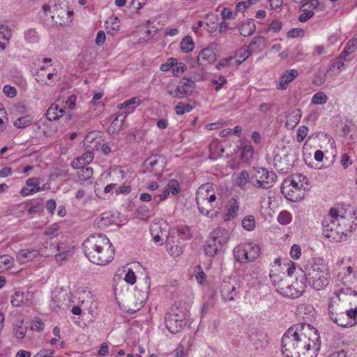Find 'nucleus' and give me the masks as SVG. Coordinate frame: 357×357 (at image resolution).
<instances>
[{
    "instance_id": "f8f14e48",
    "label": "nucleus",
    "mask_w": 357,
    "mask_h": 357,
    "mask_svg": "<svg viewBox=\"0 0 357 357\" xmlns=\"http://www.w3.org/2000/svg\"><path fill=\"white\" fill-rule=\"evenodd\" d=\"M165 165V158L162 155H158L151 156L144 162V165L147 170L156 174L162 172Z\"/></svg>"
},
{
    "instance_id": "c9c22d12",
    "label": "nucleus",
    "mask_w": 357,
    "mask_h": 357,
    "mask_svg": "<svg viewBox=\"0 0 357 357\" xmlns=\"http://www.w3.org/2000/svg\"><path fill=\"white\" fill-rule=\"evenodd\" d=\"M24 38L29 43H35L38 41L39 36L34 29H29L24 31Z\"/></svg>"
},
{
    "instance_id": "b1692460",
    "label": "nucleus",
    "mask_w": 357,
    "mask_h": 357,
    "mask_svg": "<svg viewBox=\"0 0 357 357\" xmlns=\"http://www.w3.org/2000/svg\"><path fill=\"white\" fill-rule=\"evenodd\" d=\"M151 287V279L149 276L144 278V284H139L136 288H139V291L142 293L141 303H145L149 295V289Z\"/></svg>"
},
{
    "instance_id": "5701e85b",
    "label": "nucleus",
    "mask_w": 357,
    "mask_h": 357,
    "mask_svg": "<svg viewBox=\"0 0 357 357\" xmlns=\"http://www.w3.org/2000/svg\"><path fill=\"white\" fill-rule=\"evenodd\" d=\"M251 172L249 173L246 170L241 172L235 178V183L238 187L242 190L247 188L248 183H250Z\"/></svg>"
},
{
    "instance_id": "a211bd4d",
    "label": "nucleus",
    "mask_w": 357,
    "mask_h": 357,
    "mask_svg": "<svg viewBox=\"0 0 357 357\" xmlns=\"http://www.w3.org/2000/svg\"><path fill=\"white\" fill-rule=\"evenodd\" d=\"M298 75V71L295 69L285 71L279 78L277 89L279 90H285L287 88L288 84L292 82Z\"/></svg>"
},
{
    "instance_id": "c03bdc74",
    "label": "nucleus",
    "mask_w": 357,
    "mask_h": 357,
    "mask_svg": "<svg viewBox=\"0 0 357 357\" xmlns=\"http://www.w3.org/2000/svg\"><path fill=\"white\" fill-rule=\"evenodd\" d=\"M23 292L17 291L11 297L10 303L13 306L19 307L23 303Z\"/></svg>"
},
{
    "instance_id": "e2e57ef3",
    "label": "nucleus",
    "mask_w": 357,
    "mask_h": 357,
    "mask_svg": "<svg viewBox=\"0 0 357 357\" xmlns=\"http://www.w3.org/2000/svg\"><path fill=\"white\" fill-rule=\"evenodd\" d=\"M221 16L224 20L227 19H234L236 13H234L230 8H225L221 11Z\"/></svg>"
},
{
    "instance_id": "6e6d98bb",
    "label": "nucleus",
    "mask_w": 357,
    "mask_h": 357,
    "mask_svg": "<svg viewBox=\"0 0 357 357\" xmlns=\"http://www.w3.org/2000/svg\"><path fill=\"white\" fill-rule=\"evenodd\" d=\"M45 325L42 320L37 317L31 322V328L33 331H41L44 329Z\"/></svg>"
},
{
    "instance_id": "e433bc0d",
    "label": "nucleus",
    "mask_w": 357,
    "mask_h": 357,
    "mask_svg": "<svg viewBox=\"0 0 357 357\" xmlns=\"http://www.w3.org/2000/svg\"><path fill=\"white\" fill-rule=\"evenodd\" d=\"M169 194L172 193L175 195L180 192V183L176 180H171L165 188Z\"/></svg>"
},
{
    "instance_id": "603ef678",
    "label": "nucleus",
    "mask_w": 357,
    "mask_h": 357,
    "mask_svg": "<svg viewBox=\"0 0 357 357\" xmlns=\"http://www.w3.org/2000/svg\"><path fill=\"white\" fill-rule=\"evenodd\" d=\"M235 63V58L233 56H229L225 59H222L217 65V68L220 70L221 68L227 67Z\"/></svg>"
},
{
    "instance_id": "c85d7f7f",
    "label": "nucleus",
    "mask_w": 357,
    "mask_h": 357,
    "mask_svg": "<svg viewBox=\"0 0 357 357\" xmlns=\"http://www.w3.org/2000/svg\"><path fill=\"white\" fill-rule=\"evenodd\" d=\"M239 210V205L237 201L234 199H232L230 201V206L228 208V211L226 214L227 220H233L238 214Z\"/></svg>"
},
{
    "instance_id": "7ed1b4c3",
    "label": "nucleus",
    "mask_w": 357,
    "mask_h": 357,
    "mask_svg": "<svg viewBox=\"0 0 357 357\" xmlns=\"http://www.w3.org/2000/svg\"><path fill=\"white\" fill-rule=\"evenodd\" d=\"M323 235L334 242L346 239L351 231L352 225L349 220L338 214V211L331 208L322 221Z\"/></svg>"
},
{
    "instance_id": "423d86ee",
    "label": "nucleus",
    "mask_w": 357,
    "mask_h": 357,
    "mask_svg": "<svg viewBox=\"0 0 357 357\" xmlns=\"http://www.w3.org/2000/svg\"><path fill=\"white\" fill-rule=\"evenodd\" d=\"M43 11L47 17H51L53 24L56 26L68 25L72 22L73 11L68 10L65 2L54 4L52 8L48 5H44Z\"/></svg>"
},
{
    "instance_id": "2eb2a0df",
    "label": "nucleus",
    "mask_w": 357,
    "mask_h": 357,
    "mask_svg": "<svg viewBox=\"0 0 357 357\" xmlns=\"http://www.w3.org/2000/svg\"><path fill=\"white\" fill-rule=\"evenodd\" d=\"M217 197L213 192L212 185L206 183L202 185L197 190L196 193V200H208L209 202H215Z\"/></svg>"
},
{
    "instance_id": "de8ad7c7",
    "label": "nucleus",
    "mask_w": 357,
    "mask_h": 357,
    "mask_svg": "<svg viewBox=\"0 0 357 357\" xmlns=\"http://www.w3.org/2000/svg\"><path fill=\"white\" fill-rule=\"evenodd\" d=\"M23 303L22 305L26 306H31L33 304V293L31 291L23 292Z\"/></svg>"
},
{
    "instance_id": "052dcab7",
    "label": "nucleus",
    "mask_w": 357,
    "mask_h": 357,
    "mask_svg": "<svg viewBox=\"0 0 357 357\" xmlns=\"http://www.w3.org/2000/svg\"><path fill=\"white\" fill-rule=\"evenodd\" d=\"M169 192L164 188L160 194L155 195L153 197V202H155V204H159L161 202L165 200L167 196L169 195Z\"/></svg>"
},
{
    "instance_id": "338daca9",
    "label": "nucleus",
    "mask_w": 357,
    "mask_h": 357,
    "mask_svg": "<svg viewBox=\"0 0 357 357\" xmlns=\"http://www.w3.org/2000/svg\"><path fill=\"white\" fill-rule=\"evenodd\" d=\"M125 280L130 284H133L136 282V276L132 269L128 271L125 276Z\"/></svg>"
},
{
    "instance_id": "f704fd0d",
    "label": "nucleus",
    "mask_w": 357,
    "mask_h": 357,
    "mask_svg": "<svg viewBox=\"0 0 357 357\" xmlns=\"http://www.w3.org/2000/svg\"><path fill=\"white\" fill-rule=\"evenodd\" d=\"M250 55V52L249 50L246 48H241L236 52L235 56V63H236L237 64L241 63L242 62L245 61L249 57Z\"/></svg>"
},
{
    "instance_id": "09e8293b",
    "label": "nucleus",
    "mask_w": 357,
    "mask_h": 357,
    "mask_svg": "<svg viewBox=\"0 0 357 357\" xmlns=\"http://www.w3.org/2000/svg\"><path fill=\"white\" fill-rule=\"evenodd\" d=\"M177 65V60L174 58H169L165 63L160 65V69L162 71H169L174 66Z\"/></svg>"
},
{
    "instance_id": "9d476101",
    "label": "nucleus",
    "mask_w": 357,
    "mask_h": 357,
    "mask_svg": "<svg viewBox=\"0 0 357 357\" xmlns=\"http://www.w3.org/2000/svg\"><path fill=\"white\" fill-rule=\"evenodd\" d=\"M303 185L295 181L294 178H288L283 181L281 185V192L288 200L296 202L304 197Z\"/></svg>"
},
{
    "instance_id": "0eeeda50",
    "label": "nucleus",
    "mask_w": 357,
    "mask_h": 357,
    "mask_svg": "<svg viewBox=\"0 0 357 357\" xmlns=\"http://www.w3.org/2000/svg\"><path fill=\"white\" fill-rule=\"evenodd\" d=\"M277 176L264 167L254 169L251 172L250 184L257 188L268 189L275 183Z\"/></svg>"
},
{
    "instance_id": "864d4df0",
    "label": "nucleus",
    "mask_w": 357,
    "mask_h": 357,
    "mask_svg": "<svg viewBox=\"0 0 357 357\" xmlns=\"http://www.w3.org/2000/svg\"><path fill=\"white\" fill-rule=\"evenodd\" d=\"M273 107V105L271 103L264 102L259 105L258 109L261 114L266 115L272 112Z\"/></svg>"
},
{
    "instance_id": "f257e3e1",
    "label": "nucleus",
    "mask_w": 357,
    "mask_h": 357,
    "mask_svg": "<svg viewBox=\"0 0 357 357\" xmlns=\"http://www.w3.org/2000/svg\"><path fill=\"white\" fill-rule=\"evenodd\" d=\"M281 344L284 357H315L320 349L321 340L317 328L309 324L299 323L284 333Z\"/></svg>"
},
{
    "instance_id": "7c9ffc66",
    "label": "nucleus",
    "mask_w": 357,
    "mask_h": 357,
    "mask_svg": "<svg viewBox=\"0 0 357 357\" xmlns=\"http://www.w3.org/2000/svg\"><path fill=\"white\" fill-rule=\"evenodd\" d=\"M167 93L174 98L183 99L186 96L188 92L184 86L179 85L174 90L169 89Z\"/></svg>"
},
{
    "instance_id": "13d9d810",
    "label": "nucleus",
    "mask_w": 357,
    "mask_h": 357,
    "mask_svg": "<svg viewBox=\"0 0 357 357\" xmlns=\"http://www.w3.org/2000/svg\"><path fill=\"white\" fill-rule=\"evenodd\" d=\"M3 93L9 98H14L17 95V90L14 86L6 85L3 89Z\"/></svg>"
},
{
    "instance_id": "4c0bfd02",
    "label": "nucleus",
    "mask_w": 357,
    "mask_h": 357,
    "mask_svg": "<svg viewBox=\"0 0 357 357\" xmlns=\"http://www.w3.org/2000/svg\"><path fill=\"white\" fill-rule=\"evenodd\" d=\"M242 227L247 231H252L255 227V219L253 215H248L242 220Z\"/></svg>"
},
{
    "instance_id": "aec40b11",
    "label": "nucleus",
    "mask_w": 357,
    "mask_h": 357,
    "mask_svg": "<svg viewBox=\"0 0 357 357\" xmlns=\"http://www.w3.org/2000/svg\"><path fill=\"white\" fill-rule=\"evenodd\" d=\"M301 110L296 109L291 111L287 116L285 126L287 128L293 129L299 123L301 118Z\"/></svg>"
},
{
    "instance_id": "8fccbe9b",
    "label": "nucleus",
    "mask_w": 357,
    "mask_h": 357,
    "mask_svg": "<svg viewBox=\"0 0 357 357\" xmlns=\"http://www.w3.org/2000/svg\"><path fill=\"white\" fill-rule=\"evenodd\" d=\"M126 116L123 114H119L112 121V127L115 130H120L123 126V121L125 120Z\"/></svg>"
},
{
    "instance_id": "3c124183",
    "label": "nucleus",
    "mask_w": 357,
    "mask_h": 357,
    "mask_svg": "<svg viewBox=\"0 0 357 357\" xmlns=\"http://www.w3.org/2000/svg\"><path fill=\"white\" fill-rule=\"evenodd\" d=\"M308 132V128L306 126H301L298 128L297 130V136L296 139L298 142H302L305 137L307 136Z\"/></svg>"
},
{
    "instance_id": "ddd939ff",
    "label": "nucleus",
    "mask_w": 357,
    "mask_h": 357,
    "mask_svg": "<svg viewBox=\"0 0 357 357\" xmlns=\"http://www.w3.org/2000/svg\"><path fill=\"white\" fill-rule=\"evenodd\" d=\"M305 285L301 278L300 283L296 280L294 284L289 282L287 286H285V291L282 296L291 298H298L305 291Z\"/></svg>"
},
{
    "instance_id": "6ab92c4d",
    "label": "nucleus",
    "mask_w": 357,
    "mask_h": 357,
    "mask_svg": "<svg viewBox=\"0 0 357 357\" xmlns=\"http://www.w3.org/2000/svg\"><path fill=\"white\" fill-rule=\"evenodd\" d=\"M39 255V251L35 249L22 250L17 255V259L21 264H25L35 259Z\"/></svg>"
},
{
    "instance_id": "cd10ccee",
    "label": "nucleus",
    "mask_w": 357,
    "mask_h": 357,
    "mask_svg": "<svg viewBox=\"0 0 357 357\" xmlns=\"http://www.w3.org/2000/svg\"><path fill=\"white\" fill-rule=\"evenodd\" d=\"M181 50L183 52L189 53L195 48V43L192 38L190 36H185L181 40Z\"/></svg>"
},
{
    "instance_id": "ea45409f",
    "label": "nucleus",
    "mask_w": 357,
    "mask_h": 357,
    "mask_svg": "<svg viewBox=\"0 0 357 357\" xmlns=\"http://www.w3.org/2000/svg\"><path fill=\"white\" fill-rule=\"evenodd\" d=\"M292 220L291 214L287 211H281L278 216V221L281 225H288Z\"/></svg>"
},
{
    "instance_id": "58836bf2",
    "label": "nucleus",
    "mask_w": 357,
    "mask_h": 357,
    "mask_svg": "<svg viewBox=\"0 0 357 357\" xmlns=\"http://www.w3.org/2000/svg\"><path fill=\"white\" fill-rule=\"evenodd\" d=\"M287 278V275L284 273H271L270 274V279L272 282V284L276 288L278 285L280 284L281 282Z\"/></svg>"
},
{
    "instance_id": "49530a36",
    "label": "nucleus",
    "mask_w": 357,
    "mask_h": 357,
    "mask_svg": "<svg viewBox=\"0 0 357 357\" xmlns=\"http://www.w3.org/2000/svg\"><path fill=\"white\" fill-rule=\"evenodd\" d=\"M326 74L322 72H317L314 74L312 82L316 86H321L326 82Z\"/></svg>"
},
{
    "instance_id": "0e129e2a",
    "label": "nucleus",
    "mask_w": 357,
    "mask_h": 357,
    "mask_svg": "<svg viewBox=\"0 0 357 357\" xmlns=\"http://www.w3.org/2000/svg\"><path fill=\"white\" fill-rule=\"evenodd\" d=\"M356 49V47L349 40L342 54L344 56H348L355 52Z\"/></svg>"
},
{
    "instance_id": "dca6fc26",
    "label": "nucleus",
    "mask_w": 357,
    "mask_h": 357,
    "mask_svg": "<svg viewBox=\"0 0 357 357\" xmlns=\"http://www.w3.org/2000/svg\"><path fill=\"white\" fill-rule=\"evenodd\" d=\"M318 0H309L302 4L303 13L298 17L301 22H307L314 14V10L318 6Z\"/></svg>"
},
{
    "instance_id": "4d7b16f0",
    "label": "nucleus",
    "mask_w": 357,
    "mask_h": 357,
    "mask_svg": "<svg viewBox=\"0 0 357 357\" xmlns=\"http://www.w3.org/2000/svg\"><path fill=\"white\" fill-rule=\"evenodd\" d=\"M30 124V121L26 117H20L14 122V126L18 128H24Z\"/></svg>"
},
{
    "instance_id": "37998d69",
    "label": "nucleus",
    "mask_w": 357,
    "mask_h": 357,
    "mask_svg": "<svg viewBox=\"0 0 357 357\" xmlns=\"http://www.w3.org/2000/svg\"><path fill=\"white\" fill-rule=\"evenodd\" d=\"M344 312L349 319L353 320V319H355L357 315V305H353L351 302V305L348 304V305L346 306Z\"/></svg>"
},
{
    "instance_id": "a18cd8bd",
    "label": "nucleus",
    "mask_w": 357,
    "mask_h": 357,
    "mask_svg": "<svg viewBox=\"0 0 357 357\" xmlns=\"http://www.w3.org/2000/svg\"><path fill=\"white\" fill-rule=\"evenodd\" d=\"M45 248L50 247L51 253L59 251L60 250L59 243L55 238H51L49 241H46L45 243Z\"/></svg>"
},
{
    "instance_id": "9b49d317",
    "label": "nucleus",
    "mask_w": 357,
    "mask_h": 357,
    "mask_svg": "<svg viewBox=\"0 0 357 357\" xmlns=\"http://www.w3.org/2000/svg\"><path fill=\"white\" fill-rule=\"evenodd\" d=\"M348 304H349V299L346 296L340 297L335 293V296L331 298L328 303V310L330 317L344 312Z\"/></svg>"
},
{
    "instance_id": "a878e982",
    "label": "nucleus",
    "mask_w": 357,
    "mask_h": 357,
    "mask_svg": "<svg viewBox=\"0 0 357 357\" xmlns=\"http://www.w3.org/2000/svg\"><path fill=\"white\" fill-rule=\"evenodd\" d=\"M255 29L256 26L252 21H247L239 26L238 30L243 36H249L255 32Z\"/></svg>"
},
{
    "instance_id": "774afa93",
    "label": "nucleus",
    "mask_w": 357,
    "mask_h": 357,
    "mask_svg": "<svg viewBox=\"0 0 357 357\" xmlns=\"http://www.w3.org/2000/svg\"><path fill=\"white\" fill-rule=\"evenodd\" d=\"M54 350H43L37 353L33 357H53Z\"/></svg>"
},
{
    "instance_id": "680f3d73",
    "label": "nucleus",
    "mask_w": 357,
    "mask_h": 357,
    "mask_svg": "<svg viewBox=\"0 0 357 357\" xmlns=\"http://www.w3.org/2000/svg\"><path fill=\"white\" fill-rule=\"evenodd\" d=\"M100 139H97L93 137L91 133L86 135L84 137V143L87 146H90L89 143H94L95 146L97 147V144H100Z\"/></svg>"
},
{
    "instance_id": "393cba45",
    "label": "nucleus",
    "mask_w": 357,
    "mask_h": 357,
    "mask_svg": "<svg viewBox=\"0 0 357 357\" xmlns=\"http://www.w3.org/2000/svg\"><path fill=\"white\" fill-rule=\"evenodd\" d=\"M199 211L205 215H208L210 212L213 211V203L215 202H209L208 200H196Z\"/></svg>"
},
{
    "instance_id": "f3484780",
    "label": "nucleus",
    "mask_w": 357,
    "mask_h": 357,
    "mask_svg": "<svg viewBox=\"0 0 357 357\" xmlns=\"http://www.w3.org/2000/svg\"><path fill=\"white\" fill-rule=\"evenodd\" d=\"M216 54L210 47H206L202 50L197 56V63L199 66H206L211 64L216 61Z\"/></svg>"
},
{
    "instance_id": "5fc2aeb1",
    "label": "nucleus",
    "mask_w": 357,
    "mask_h": 357,
    "mask_svg": "<svg viewBox=\"0 0 357 357\" xmlns=\"http://www.w3.org/2000/svg\"><path fill=\"white\" fill-rule=\"evenodd\" d=\"M93 158V153L92 151H86L80 158H78V162H82V164H89L90 163Z\"/></svg>"
},
{
    "instance_id": "412c9836",
    "label": "nucleus",
    "mask_w": 357,
    "mask_h": 357,
    "mask_svg": "<svg viewBox=\"0 0 357 357\" xmlns=\"http://www.w3.org/2000/svg\"><path fill=\"white\" fill-rule=\"evenodd\" d=\"M330 317L334 323L342 327H350L356 323L355 321L349 319L344 312Z\"/></svg>"
},
{
    "instance_id": "79ce46f5",
    "label": "nucleus",
    "mask_w": 357,
    "mask_h": 357,
    "mask_svg": "<svg viewBox=\"0 0 357 357\" xmlns=\"http://www.w3.org/2000/svg\"><path fill=\"white\" fill-rule=\"evenodd\" d=\"M139 102V99L137 98V97H134L128 100H126L123 103L119 105L118 107L119 109L128 108L129 113L132 112L134 109V107H132V105H135L136 103H138Z\"/></svg>"
},
{
    "instance_id": "20e7f679",
    "label": "nucleus",
    "mask_w": 357,
    "mask_h": 357,
    "mask_svg": "<svg viewBox=\"0 0 357 357\" xmlns=\"http://www.w3.org/2000/svg\"><path fill=\"white\" fill-rule=\"evenodd\" d=\"M306 273L301 278L308 281L309 284L315 290H321L329 284L330 274L325 264L309 262L305 267Z\"/></svg>"
},
{
    "instance_id": "473e14b6",
    "label": "nucleus",
    "mask_w": 357,
    "mask_h": 357,
    "mask_svg": "<svg viewBox=\"0 0 357 357\" xmlns=\"http://www.w3.org/2000/svg\"><path fill=\"white\" fill-rule=\"evenodd\" d=\"M338 296L340 297H343V296H346L347 299H349V303L351 305L352 297L354 298L355 300H357V292L355 291H352L350 288H342L339 291H336Z\"/></svg>"
},
{
    "instance_id": "bb28decb",
    "label": "nucleus",
    "mask_w": 357,
    "mask_h": 357,
    "mask_svg": "<svg viewBox=\"0 0 357 357\" xmlns=\"http://www.w3.org/2000/svg\"><path fill=\"white\" fill-rule=\"evenodd\" d=\"M266 337V335L261 331H252L249 335V340L257 348L262 347V341Z\"/></svg>"
},
{
    "instance_id": "4be33fe9",
    "label": "nucleus",
    "mask_w": 357,
    "mask_h": 357,
    "mask_svg": "<svg viewBox=\"0 0 357 357\" xmlns=\"http://www.w3.org/2000/svg\"><path fill=\"white\" fill-rule=\"evenodd\" d=\"M65 110L59 108L58 105L52 104L46 112V117L49 121H56L63 116Z\"/></svg>"
},
{
    "instance_id": "2f4dec72",
    "label": "nucleus",
    "mask_w": 357,
    "mask_h": 357,
    "mask_svg": "<svg viewBox=\"0 0 357 357\" xmlns=\"http://www.w3.org/2000/svg\"><path fill=\"white\" fill-rule=\"evenodd\" d=\"M174 241L170 237H167L166 240V247L168 252L172 256H178L181 252V248L178 245H173Z\"/></svg>"
},
{
    "instance_id": "a19ab883",
    "label": "nucleus",
    "mask_w": 357,
    "mask_h": 357,
    "mask_svg": "<svg viewBox=\"0 0 357 357\" xmlns=\"http://www.w3.org/2000/svg\"><path fill=\"white\" fill-rule=\"evenodd\" d=\"M328 97L324 93L317 92L313 96L312 98V103L314 105H322L326 103Z\"/></svg>"
},
{
    "instance_id": "4468645a",
    "label": "nucleus",
    "mask_w": 357,
    "mask_h": 357,
    "mask_svg": "<svg viewBox=\"0 0 357 357\" xmlns=\"http://www.w3.org/2000/svg\"><path fill=\"white\" fill-rule=\"evenodd\" d=\"M237 284H231L228 281H223L220 286V293L222 298L225 301H232L235 300L238 294L236 289Z\"/></svg>"
},
{
    "instance_id": "72a5a7b5",
    "label": "nucleus",
    "mask_w": 357,
    "mask_h": 357,
    "mask_svg": "<svg viewBox=\"0 0 357 357\" xmlns=\"http://www.w3.org/2000/svg\"><path fill=\"white\" fill-rule=\"evenodd\" d=\"M178 234L183 240L189 239L192 237L191 229L188 226L179 225L177 227Z\"/></svg>"
},
{
    "instance_id": "c756f323",
    "label": "nucleus",
    "mask_w": 357,
    "mask_h": 357,
    "mask_svg": "<svg viewBox=\"0 0 357 357\" xmlns=\"http://www.w3.org/2000/svg\"><path fill=\"white\" fill-rule=\"evenodd\" d=\"M79 171L77 174L80 181H86L92 177L93 171L91 167L82 166L79 167Z\"/></svg>"
},
{
    "instance_id": "39448f33",
    "label": "nucleus",
    "mask_w": 357,
    "mask_h": 357,
    "mask_svg": "<svg viewBox=\"0 0 357 357\" xmlns=\"http://www.w3.org/2000/svg\"><path fill=\"white\" fill-rule=\"evenodd\" d=\"M189 316L187 306L174 305L165 317V326L172 333L180 332L186 325V319Z\"/></svg>"
},
{
    "instance_id": "f03ea898",
    "label": "nucleus",
    "mask_w": 357,
    "mask_h": 357,
    "mask_svg": "<svg viewBox=\"0 0 357 357\" xmlns=\"http://www.w3.org/2000/svg\"><path fill=\"white\" fill-rule=\"evenodd\" d=\"M85 256L93 264L105 266L110 263L115 254V250L107 237L102 234L89 236L82 243Z\"/></svg>"
},
{
    "instance_id": "6e6552de",
    "label": "nucleus",
    "mask_w": 357,
    "mask_h": 357,
    "mask_svg": "<svg viewBox=\"0 0 357 357\" xmlns=\"http://www.w3.org/2000/svg\"><path fill=\"white\" fill-rule=\"evenodd\" d=\"M228 240V233L225 229L218 228L214 230L204 246L205 254L209 257H214Z\"/></svg>"
},
{
    "instance_id": "69168bd1",
    "label": "nucleus",
    "mask_w": 357,
    "mask_h": 357,
    "mask_svg": "<svg viewBox=\"0 0 357 357\" xmlns=\"http://www.w3.org/2000/svg\"><path fill=\"white\" fill-rule=\"evenodd\" d=\"M39 179L36 177L30 178L26 180V184L28 187L32 188L31 189L40 188L39 187Z\"/></svg>"
},
{
    "instance_id": "1a4fd4ad",
    "label": "nucleus",
    "mask_w": 357,
    "mask_h": 357,
    "mask_svg": "<svg viewBox=\"0 0 357 357\" xmlns=\"http://www.w3.org/2000/svg\"><path fill=\"white\" fill-rule=\"evenodd\" d=\"M260 248L257 245L245 243L236 245L234 249L235 259L240 263H247L256 259L259 255Z\"/></svg>"
},
{
    "instance_id": "bf43d9fd",
    "label": "nucleus",
    "mask_w": 357,
    "mask_h": 357,
    "mask_svg": "<svg viewBox=\"0 0 357 357\" xmlns=\"http://www.w3.org/2000/svg\"><path fill=\"white\" fill-rule=\"evenodd\" d=\"M290 255L293 259H298L301 255V248L300 245L294 244L290 250Z\"/></svg>"
}]
</instances>
